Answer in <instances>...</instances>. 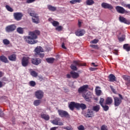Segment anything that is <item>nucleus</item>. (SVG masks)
Listing matches in <instances>:
<instances>
[{
    "label": "nucleus",
    "mask_w": 130,
    "mask_h": 130,
    "mask_svg": "<svg viewBox=\"0 0 130 130\" xmlns=\"http://www.w3.org/2000/svg\"><path fill=\"white\" fill-rule=\"evenodd\" d=\"M40 34V31L36 30L34 31H29L28 36L25 37V40L28 44H36L38 41L37 36Z\"/></svg>",
    "instance_id": "f257e3e1"
},
{
    "label": "nucleus",
    "mask_w": 130,
    "mask_h": 130,
    "mask_svg": "<svg viewBox=\"0 0 130 130\" xmlns=\"http://www.w3.org/2000/svg\"><path fill=\"white\" fill-rule=\"evenodd\" d=\"M85 66L86 63H82L80 60H74L71 66V68L73 71H77L78 70L77 67H85Z\"/></svg>",
    "instance_id": "f03ea898"
},
{
    "label": "nucleus",
    "mask_w": 130,
    "mask_h": 130,
    "mask_svg": "<svg viewBox=\"0 0 130 130\" xmlns=\"http://www.w3.org/2000/svg\"><path fill=\"white\" fill-rule=\"evenodd\" d=\"M88 88L89 86L88 85H83L78 89V93L79 94H82L83 96V95L85 94V93L88 91Z\"/></svg>",
    "instance_id": "7ed1b4c3"
},
{
    "label": "nucleus",
    "mask_w": 130,
    "mask_h": 130,
    "mask_svg": "<svg viewBox=\"0 0 130 130\" xmlns=\"http://www.w3.org/2000/svg\"><path fill=\"white\" fill-rule=\"evenodd\" d=\"M58 113L61 117H66L67 118H69L70 117L69 113L66 111L62 110H58Z\"/></svg>",
    "instance_id": "20e7f679"
},
{
    "label": "nucleus",
    "mask_w": 130,
    "mask_h": 130,
    "mask_svg": "<svg viewBox=\"0 0 130 130\" xmlns=\"http://www.w3.org/2000/svg\"><path fill=\"white\" fill-rule=\"evenodd\" d=\"M82 96L87 102H90L93 96V94L90 92H88L86 94H83Z\"/></svg>",
    "instance_id": "39448f33"
},
{
    "label": "nucleus",
    "mask_w": 130,
    "mask_h": 130,
    "mask_svg": "<svg viewBox=\"0 0 130 130\" xmlns=\"http://www.w3.org/2000/svg\"><path fill=\"white\" fill-rule=\"evenodd\" d=\"M29 60H30V57H23L21 60V64L22 67H27L29 64Z\"/></svg>",
    "instance_id": "423d86ee"
},
{
    "label": "nucleus",
    "mask_w": 130,
    "mask_h": 130,
    "mask_svg": "<svg viewBox=\"0 0 130 130\" xmlns=\"http://www.w3.org/2000/svg\"><path fill=\"white\" fill-rule=\"evenodd\" d=\"M35 96L37 99H42L44 96V92L42 90H37L35 92Z\"/></svg>",
    "instance_id": "0eeeda50"
},
{
    "label": "nucleus",
    "mask_w": 130,
    "mask_h": 130,
    "mask_svg": "<svg viewBox=\"0 0 130 130\" xmlns=\"http://www.w3.org/2000/svg\"><path fill=\"white\" fill-rule=\"evenodd\" d=\"M101 6H102V7H103L104 9H108L110 11H111L112 10H113V6H112L111 4H110L107 3H102Z\"/></svg>",
    "instance_id": "6e6552de"
},
{
    "label": "nucleus",
    "mask_w": 130,
    "mask_h": 130,
    "mask_svg": "<svg viewBox=\"0 0 130 130\" xmlns=\"http://www.w3.org/2000/svg\"><path fill=\"white\" fill-rule=\"evenodd\" d=\"M115 9L116 11H117V13H119V14H125V13H127L126 10H125L123 7L118 6H116Z\"/></svg>",
    "instance_id": "1a4fd4ad"
},
{
    "label": "nucleus",
    "mask_w": 130,
    "mask_h": 130,
    "mask_svg": "<svg viewBox=\"0 0 130 130\" xmlns=\"http://www.w3.org/2000/svg\"><path fill=\"white\" fill-rule=\"evenodd\" d=\"M17 26L15 24H12L8 25L6 27V32H12V31H15L16 30Z\"/></svg>",
    "instance_id": "9d476101"
},
{
    "label": "nucleus",
    "mask_w": 130,
    "mask_h": 130,
    "mask_svg": "<svg viewBox=\"0 0 130 130\" xmlns=\"http://www.w3.org/2000/svg\"><path fill=\"white\" fill-rule=\"evenodd\" d=\"M78 103H75V102H71L69 104V108H70V110L72 111H74L75 108L76 109H78Z\"/></svg>",
    "instance_id": "9b49d317"
},
{
    "label": "nucleus",
    "mask_w": 130,
    "mask_h": 130,
    "mask_svg": "<svg viewBox=\"0 0 130 130\" xmlns=\"http://www.w3.org/2000/svg\"><path fill=\"white\" fill-rule=\"evenodd\" d=\"M51 122L55 125H63V123L59 121V118H56L52 121H51Z\"/></svg>",
    "instance_id": "f8f14e48"
},
{
    "label": "nucleus",
    "mask_w": 130,
    "mask_h": 130,
    "mask_svg": "<svg viewBox=\"0 0 130 130\" xmlns=\"http://www.w3.org/2000/svg\"><path fill=\"white\" fill-rule=\"evenodd\" d=\"M114 105L116 107L117 106H119L120 104H121V99H120L119 98L115 97L114 98Z\"/></svg>",
    "instance_id": "ddd939ff"
},
{
    "label": "nucleus",
    "mask_w": 130,
    "mask_h": 130,
    "mask_svg": "<svg viewBox=\"0 0 130 130\" xmlns=\"http://www.w3.org/2000/svg\"><path fill=\"white\" fill-rule=\"evenodd\" d=\"M31 63L35 66H38L40 63H41V60L40 58H34L31 59Z\"/></svg>",
    "instance_id": "4468645a"
},
{
    "label": "nucleus",
    "mask_w": 130,
    "mask_h": 130,
    "mask_svg": "<svg viewBox=\"0 0 130 130\" xmlns=\"http://www.w3.org/2000/svg\"><path fill=\"white\" fill-rule=\"evenodd\" d=\"M119 20L121 23H124V24H127V25H129L130 24V20H126V19L123 17H119Z\"/></svg>",
    "instance_id": "2eb2a0df"
},
{
    "label": "nucleus",
    "mask_w": 130,
    "mask_h": 130,
    "mask_svg": "<svg viewBox=\"0 0 130 130\" xmlns=\"http://www.w3.org/2000/svg\"><path fill=\"white\" fill-rule=\"evenodd\" d=\"M85 33L86 31H85V30L78 29L77 30V31H76L75 34L76 36H83Z\"/></svg>",
    "instance_id": "dca6fc26"
},
{
    "label": "nucleus",
    "mask_w": 130,
    "mask_h": 130,
    "mask_svg": "<svg viewBox=\"0 0 130 130\" xmlns=\"http://www.w3.org/2000/svg\"><path fill=\"white\" fill-rule=\"evenodd\" d=\"M70 75L73 79H78V78L80 77V74L75 71H71L70 72Z\"/></svg>",
    "instance_id": "f3484780"
},
{
    "label": "nucleus",
    "mask_w": 130,
    "mask_h": 130,
    "mask_svg": "<svg viewBox=\"0 0 130 130\" xmlns=\"http://www.w3.org/2000/svg\"><path fill=\"white\" fill-rule=\"evenodd\" d=\"M28 14H29L31 17H37L38 16V14H36V12L31 9L28 10Z\"/></svg>",
    "instance_id": "a211bd4d"
},
{
    "label": "nucleus",
    "mask_w": 130,
    "mask_h": 130,
    "mask_svg": "<svg viewBox=\"0 0 130 130\" xmlns=\"http://www.w3.org/2000/svg\"><path fill=\"white\" fill-rule=\"evenodd\" d=\"M86 117H93L94 112L91 110H88L87 113L85 115Z\"/></svg>",
    "instance_id": "6ab92c4d"
},
{
    "label": "nucleus",
    "mask_w": 130,
    "mask_h": 130,
    "mask_svg": "<svg viewBox=\"0 0 130 130\" xmlns=\"http://www.w3.org/2000/svg\"><path fill=\"white\" fill-rule=\"evenodd\" d=\"M108 79L110 82H116V77L113 74H110Z\"/></svg>",
    "instance_id": "aec40b11"
},
{
    "label": "nucleus",
    "mask_w": 130,
    "mask_h": 130,
    "mask_svg": "<svg viewBox=\"0 0 130 130\" xmlns=\"http://www.w3.org/2000/svg\"><path fill=\"white\" fill-rule=\"evenodd\" d=\"M113 102V100H112V98L111 97H108L106 99L105 103L107 104V105H110L112 104V103Z\"/></svg>",
    "instance_id": "412c9836"
},
{
    "label": "nucleus",
    "mask_w": 130,
    "mask_h": 130,
    "mask_svg": "<svg viewBox=\"0 0 130 130\" xmlns=\"http://www.w3.org/2000/svg\"><path fill=\"white\" fill-rule=\"evenodd\" d=\"M8 59L11 61H16V59H17V55L13 54L8 56Z\"/></svg>",
    "instance_id": "4be33fe9"
},
{
    "label": "nucleus",
    "mask_w": 130,
    "mask_h": 130,
    "mask_svg": "<svg viewBox=\"0 0 130 130\" xmlns=\"http://www.w3.org/2000/svg\"><path fill=\"white\" fill-rule=\"evenodd\" d=\"M0 60L5 63H9V60L6 56L2 55L0 56Z\"/></svg>",
    "instance_id": "5701e85b"
},
{
    "label": "nucleus",
    "mask_w": 130,
    "mask_h": 130,
    "mask_svg": "<svg viewBox=\"0 0 130 130\" xmlns=\"http://www.w3.org/2000/svg\"><path fill=\"white\" fill-rule=\"evenodd\" d=\"M77 109H80V108H81L82 110H84L86 108V105H85L84 104L77 103Z\"/></svg>",
    "instance_id": "b1692460"
},
{
    "label": "nucleus",
    "mask_w": 130,
    "mask_h": 130,
    "mask_svg": "<svg viewBox=\"0 0 130 130\" xmlns=\"http://www.w3.org/2000/svg\"><path fill=\"white\" fill-rule=\"evenodd\" d=\"M95 93L97 96H101L102 94V91L100 90V87L97 86L95 88Z\"/></svg>",
    "instance_id": "393cba45"
},
{
    "label": "nucleus",
    "mask_w": 130,
    "mask_h": 130,
    "mask_svg": "<svg viewBox=\"0 0 130 130\" xmlns=\"http://www.w3.org/2000/svg\"><path fill=\"white\" fill-rule=\"evenodd\" d=\"M35 51L37 53V54H39L40 52H43V49L41 47H37L35 49Z\"/></svg>",
    "instance_id": "a878e982"
},
{
    "label": "nucleus",
    "mask_w": 130,
    "mask_h": 130,
    "mask_svg": "<svg viewBox=\"0 0 130 130\" xmlns=\"http://www.w3.org/2000/svg\"><path fill=\"white\" fill-rule=\"evenodd\" d=\"M41 118H43V119H44L45 120H49V118H50L49 115L46 114H41Z\"/></svg>",
    "instance_id": "bb28decb"
},
{
    "label": "nucleus",
    "mask_w": 130,
    "mask_h": 130,
    "mask_svg": "<svg viewBox=\"0 0 130 130\" xmlns=\"http://www.w3.org/2000/svg\"><path fill=\"white\" fill-rule=\"evenodd\" d=\"M123 79L124 81H127L128 83H126V85H130V77L127 75L123 76Z\"/></svg>",
    "instance_id": "cd10ccee"
},
{
    "label": "nucleus",
    "mask_w": 130,
    "mask_h": 130,
    "mask_svg": "<svg viewBox=\"0 0 130 130\" xmlns=\"http://www.w3.org/2000/svg\"><path fill=\"white\" fill-rule=\"evenodd\" d=\"M92 110L95 112H98L100 110V105H96L92 107Z\"/></svg>",
    "instance_id": "c85d7f7f"
},
{
    "label": "nucleus",
    "mask_w": 130,
    "mask_h": 130,
    "mask_svg": "<svg viewBox=\"0 0 130 130\" xmlns=\"http://www.w3.org/2000/svg\"><path fill=\"white\" fill-rule=\"evenodd\" d=\"M85 3L86 6H93L95 4V2L93 0H87Z\"/></svg>",
    "instance_id": "c756f323"
},
{
    "label": "nucleus",
    "mask_w": 130,
    "mask_h": 130,
    "mask_svg": "<svg viewBox=\"0 0 130 130\" xmlns=\"http://www.w3.org/2000/svg\"><path fill=\"white\" fill-rule=\"evenodd\" d=\"M48 9L49 11H51V12H55V11H56V7L51 5H48Z\"/></svg>",
    "instance_id": "7c9ffc66"
},
{
    "label": "nucleus",
    "mask_w": 130,
    "mask_h": 130,
    "mask_svg": "<svg viewBox=\"0 0 130 130\" xmlns=\"http://www.w3.org/2000/svg\"><path fill=\"white\" fill-rule=\"evenodd\" d=\"M32 21L33 23L38 24V23H39V18H38V17H32Z\"/></svg>",
    "instance_id": "2f4dec72"
},
{
    "label": "nucleus",
    "mask_w": 130,
    "mask_h": 130,
    "mask_svg": "<svg viewBox=\"0 0 130 130\" xmlns=\"http://www.w3.org/2000/svg\"><path fill=\"white\" fill-rule=\"evenodd\" d=\"M46 60L48 63H53L54 61V58L50 57L46 58Z\"/></svg>",
    "instance_id": "473e14b6"
},
{
    "label": "nucleus",
    "mask_w": 130,
    "mask_h": 130,
    "mask_svg": "<svg viewBox=\"0 0 130 130\" xmlns=\"http://www.w3.org/2000/svg\"><path fill=\"white\" fill-rule=\"evenodd\" d=\"M17 32L19 33V34H23L24 33V28L18 27L17 28Z\"/></svg>",
    "instance_id": "72a5a7b5"
},
{
    "label": "nucleus",
    "mask_w": 130,
    "mask_h": 130,
    "mask_svg": "<svg viewBox=\"0 0 130 130\" xmlns=\"http://www.w3.org/2000/svg\"><path fill=\"white\" fill-rule=\"evenodd\" d=\"M123 48L126 50V51H129L130 46L128 44H125L123 45Z\"/></svg>",
    "instance_id": "f704fd0d"
},
{
    "label": "nucleus",
    "mask_w": 130,
    "mask_h": 130,
    "mask_svg": "<svg viewBox=\"0 0 130 130\" xmlns=\"http://www.w3.org/2000/svg\"><path fill=\"white\" fill-rule=\"evenodd\" d=\"M14 17H23V13L21 12H16L13 14Z\"/></svg>",
    "instance_id": "c9c22d12"
},
{
    "label": "nucleus",
    "mask_w": 130,
    "mask_h": 130,
    "mask_svg": "<svg viewBox=\"0 0 130 130\" xmlns=\"http://www.w3.org/2000/svg\"><path fill=\"white\" fill-rule=\"evenodd\" d=\"M61 128H64V129H67V130H74V127H73L72 125L64 126V127H62Z\"/></svg>",
    "instance_id": "e433bc0d"
},
{
    "label": "nucleus",
    "mask_w": 130,
    "mask_h": 130,
    "mask_svg": "<svg viewBox=\"0 0 130 130\" xmlns=\"http://www.w3.org/2000/svg\"><path fill=\"white\" fill-rule=\"evenodd\" d=\"M82 2V0H72L70 1V4L72 5H75V4H77V3H81Z\"/></svg>",
    "instance_id": "4c0bfd02"
},
{
    "label": "nucleus",
    "mask_w": 130,
    "mask_h": 130,
    "mask_svg": "<svg viewBox=\"0 0 130 130\" xmlns=\"http://www.w3.org/2000/svg\"><path fill=\"white\" fill-rule=\"evenodd\" d=\"M40 103H41V101L39 100H36L34 102V104L35 106H38Z\"/></svg>",
    "instance_id": "58836bf2"
},
{
    "label": "nucleus",
    "mask_w": 130,
    "mask_h": 130,
    "mask_svg": "<svg viewBox=\"0 0 130 130\" xmlns=\"http://www.w3.org/2000/svg\"><path fill=\"white\" fill-rule=\"evenodd\" d=\"M6 8L7 10V11H8V12H14V9H13V8L10 7V6L9 5H6Z\"/></svg>",
    "instance_id": "ea45409f"
},
{
    "label": "nucleus",
    "mask_w": 130,
    "mask_h": 130,
    "mask_svg": "<svg viewBox=\"0 0 130 130\" xmlns=\"http://www.w3.org/2000/svg\"><path fill=\"white\" fill-rule=\"evenodd\" d=\"M29 85L30 87H35V86H36V82L34 81H30L29 82Z\"/></svg>",
    "instance_id": "a19ab883"
},
{
    "label": "nucleus",
    "mask_w": 130,
    "mask_h": 130,
    "mask_svg": "<svg viewBox=\"0 0 130 130\" xmlns=\"http://www.w3.org/2000/svg\"><path fill=\"white\" fill-rule=\"evenodd\" d=\"M52 24L54 27H57L58 26H59V22L54 20V22H53Z\"/></svg>",
    "instance_id": "79ce46f5"
},
{
    "label": "nucleus",
    "mask_w": 130,
    "mask_h": 130,
    "mask_svg": "<svg viewBox=\"0 0 130 130\" xmlns=\"http://www.w3.org/2000/svg\"><path fill=\"white\" fill-rule=\"evenodd\" d=\"M30 75L31 76L34 77L35 78H36V77L38 76V74H37V73H36V72L35 71H31L30 73Z\"/></svg>",
    "instance_id": "37998d69"
},
{
    "label": "nucleus",
    "mask_w": 130,
    "mask_h": 130,
    "mask_svg": "<svg viewBox=\"0 0 130 130\" xmlns=\"http://www.w3.org/2000/svg\"><path fill=\"white\" fill-rule=\"evenodd\" d=\"M3 43L5 45H9L10 44V41L8 39L3 40Z\"/></svg>",
    "instance_id": "c03bdc74"
},
{
    "label": "nucleus",
    "mask_w": 130,
    "mask_h": 130,
    "mask_svg": "<svg viewBox=\"0 0 130 130\" xmlns=\"http://www.w3.org/2000/svg\"><path fill=\"white\" fill-rule=\"evenodd\" d=\"M102 107H103L105 111H108V109H109V107H108V106H107V105H103L102 106Z\"/></svg>",
    "instance_id": "a18cd8bd"
},
{
    "label": "nucleus",
    "mask_w": 130,
    "mask_h": 130,
    "mask_svg": "<svg viewBox=\"0 0 130 130\" xmlns=\"http://www.w3.org/2000/svg\"><path fill=\"white\" fill-rule=\"evenodd\" d=\"M63 29V27L62 26H58L55 28V30L56 31H61Z\"/></svg>",
    "instance_id": "49530a36"
},
{
    "label": "nucleus",
    "mask_w": 130,
    "mask_h": 130,
    "mask_svg": "<svg viewBox=\"0 0 130 130\" xmlns=\"http://www.w3.org/2000/svg\"><path fill=\"white\" fill-rule=\"evenodd\" d=\"M105 101V100H104V98H101V99H100V105H101V106L104 105V104H103V103H104V101Z\"/></svg>",
    "instance_id": "de8ad7c7"
},
{
    "label": "nucleus",
    "mask_w": 130,
    "mask_h": 130,
    "mask_svg": "<svg viewBox=\"0 0 130 130\" xmlns=\"http://www.w3.org/2000/svg\"><path fill=\"white\" fill-rule=\"evenodd\" d=\"M125 39V37L124 36H123L121 38H118V40L120 41V42H122V41H124V40Z\"/></svg>",
    "instance_id": "09e8293b"
},
{
    "label": "nucleus",
    "mask_w": 130,
    "mask_h": 130,
    "mask_svg": "<svg viewBox=\"0 0 130 130\" xmlns=\"http://www.w3.org/2000/svg\"><path fill=\"white\" fill-rule=\"evenodd\" d=\"M99 42V40L97 39H94L93 40L90 41V43L91 44H96V43H98V42Z\"/></svg>",
    "instance_id": "8fccbe9b"
},
{
    "label": "nucleus",
    "mask_w": 130,
    "mask_h": 130,
    "mask_svg": "<svg viewBox=\"0 0 130 130\" xmlns=\"http://www.w3.org/2000/svg\"><path fill=\"white\" fill-rule=\"evenodd\" d=\"M90 47L94 48V49H99V47L97 45H90Z\"/></svg>",
    "instance_id": "3c124183"
},
{
    "label": "nucleus",
    "mask_w": 130,
    "mask_h": 130,
    "mask_svg": "<svg viewBox=\"0 0 130 130\" xmlns=\"http://www.w3.org/2000/svg\"><path fill=\"white\" fill-rule=\"evenodd\" d=\"M78 130H85V127L83 125H80L77 127Z\"/></svg>",
    "instance_id": "603ef678"
},
{
    "label": "nucleus",
    "mask_w": 130,
    "mask_h": 130,
    "mask_svg": "<svg viewBox=\"0 0 130 130\" xmlns=\"http://www.w3.org/2000/svg\"><path fill=\"white\" fill-rule=\"evenodd\" d=\"M97 70H98V68H97L91 67L89 68V70L91 71V72H94V71H97Z\"/></svg>",
    "instance_id": "864d4df0"
},
{
    "label": "nucleus",
    "mask_w": 130,
    "mask_h": 130,
    "mask_svg": "<svg viewBox=\"0 0 130 130\" xmlns=\"http://www.w3.org/2000/svg\"><path fill=\"white\" fill-rule=\"evenodd\" d=\"M36 0H26V4H32V3H34Z\"/></svg>",
    "instance_id": "5fc2aeb1"
},
{
    "label": "nucleus",
    "mask_w": 130,
    "mask_h": 130,
    "mask_svg": "<svg viewBox=\"0 0 130 130\" xmlns=\"http://www.w3.org/2000/svg\"><path fill=\"white\" fill-rule=\"evenodd\" d=\"M14 19L16 21H20V20H22V17H14Z\"/></svg>",
    "instance_id": "6e6d98bb"
},
{
    "label": "nucleus",
    "mask_w": 130,
    "mask_h": 130,
    "mask_svg": "<svg viewBox=\"0 0 130 130\" xmlns=\"http://www.w3.org/2000/svg\"><path fill=\"white\" fill-rule=\"evenodd\" d=\"M56 128H57V127H53L50 129V130H56ZM58 130H62V128L61 127H59Z\"/></svg>",
    "instance_id": "4d7b16f0"
},
{
    "label": "nucleus",
    "mask_w": 130,
    "mask_h": 130,
    "mask_svg": "<svg viewBox=\"0 0 130 130\" xmlns=\"http://www.w3.org/2000/svg\"><path fill=\"white\" fill-rule=\"evenodd\" d=\"M4 112L2 111V110H0V117H4Z\"/></svg>",
    "instance_id": "13d9d810"
},
{
    "label": "nucleus",
    "mask_w": 130,
    "mask_h": 130,
    "mask_svg": "<svg viewBox=\"0 0 130 130\" xmlns=\"http://www.w3.org/2000/svg\"><path fill=\"white\" fill-rule=\"evenodd\" d=\"M48 21H49V22H50V23H51V24H52L54 22V20L53 19H52V18H49Z\"/></svg>",
    "instance_id": "bf43d9fd"
},
{
    "label": "nucleus",
    "mask_w": 130,
    "mask_h": 130,
    "mask_svg": "<svg viewBox=\"0 0 130 130\" xmlns=\"http://www.w3.org/2000/svg\"><path fill=\"white\" fill-rule=\"evenodd\" d=\"M40 57H41L42 58V57H44V53H39V54H38Z\"/></svg>",
    "instance_id": "052dcab7"
},
{
    "label": "nucleus",
    "mask_w": 130,
    "mask_h": 130,
    "mask_svg": "<svg viewBox=\"0 0 130 130\" xmlns=\"http://www.w3.org/2000/svg\"><path fill=\"white\" fill-rule=\"evenodd\" d=\"M82 25V21L81 20H78V27H81Z\"/></svg>",
    "instance_id": "680f3d73"
},
{
    "label": "nucleus",
    "mask_w": 130,
    "mask_h": 130,
    "mask_svg": "<svg viewBox=\"0 0 130 130\" xmlns=\"http://www.w3.org/2000/svg\"><path fill=\"white\" fill-rule=\"evenodd\" d=\"M62 48H63V49H67V47H66V46H64V43H62L61 45Z\"/></svg>",
    "instance_id": "e2e57ef3"
},
{
    "label": "nucleus",
    "mask_w": 130,
    "mask_h": 130,
    "mask_svg": "<svg viewBox=\"0 0 130 130\" xmlns=\"http://www.w3.org/2000/svg\"><path fill=\"white\" fill-rule=\"evenodd\" d=\"M72 77V75L71 74H67V77L68 78V79H71V77Z\"/></svg>",
    "instance_id": "0e129e2a"
},
{
    "label": "nucleus",
    "mask_w": 130,
    "mask_h": 130,
    "mask_svg": "<svg viewBox=\"0 0 130 130\" xmlns=\"http://www.w3.org/2000/svg\"><path fill=\"white\" fill-rule=\"evenodd\" d=\"M91 64L92 65V67H98V65L95 64V63L94 62L91 63Z\"/></svg>",
    "instance_id": "69168bd1"
},
{
    "label": "nucleus",
    "mask_w": 130,
    "mask_h": 130,
    "mask_svg": "<svg viewBox=\"0 0 130 130\" xmlns=\"http://www.w3.org/2000/svg\"><path fill=\"white\" fill-rule=\"evenodd\" d=\"M119 97H120V99H121V100H122V99H123V98L122 97V95H121V94H119Z\"/></svg>",
    "instance_id": "338daca9"
},
{
    "label": "nucleus",
    "mask_w": 130,
    "mask_h": 130,
    "mask_svg": "<svg viewBox=\"0 0 130 130\" xmlns=\"http://www.w3.org/2000/svg\"><path fill=\"white\" fill-rule=\"evenodd\" d=\"M3 74L2 73V72H0V78H2V77H3Z\"/></svg>",
    "instance_id": "774afa93"
}]
</instances>
